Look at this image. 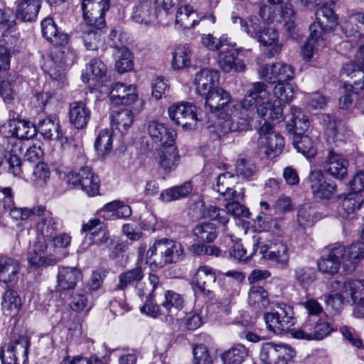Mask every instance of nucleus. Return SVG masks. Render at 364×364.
<instances>
[{
  "instance_id": "12",
  "label": "nucleus",
  "mask_w": 364,
  "mask_h": 364,
  "mask_svg": "<svg viewBox=\"0 0 364 364\" xmlns=\"http://www.w3.org/2000/svg\"><path fill=\"white\" fill-rule=\"evenodd\" d=\"M64 52H57L54 55L47 56L42 65L43 70L47 73L52 82L49 87L55 90H61L65 84V69L67 63L66 58H63Z\"/></svg>"
},
{
  "instance_id": "58",
  "label": "nucleus",
  "mask_w": 364,
  "mask_h": 364,
  "mask_svg": "<svg viewBox=\"0 0 364 364\" xmlns=\"http://www.w3.org/2000/svg\"><path fill=\"white\" fill-rule=\"evenodd\" d=\"M115 68L120 73L130 71L133 68L132 55L126 47L117 48L116 53Z\"/></svg>"
},
{
  "instance_id": "38",
  "label": "nucleus",
  "mask_w": 364,
  "mask_h": 364,
  "mask_svg": "<svg viewBox=\"0 0 364 364\" xmlns=\"http://www.w3.org/2000/svg\"><path fill=\"white\" fill-rule=\"evenodd\" d=\"M107 71L106 65L99 59L92 60L86 69V73L82 75V80L84 82L93 81L94 86L98 87L103 82V77Z\"/></svg>"
},
{
  "instance_id": "20",
  "label": "nucleus",
  "mask_w": 364,
  "mask_h": 364,
  "mask_svg": "<svg viewBox=\"0 0 364 364\" xmlns=\"http://www.w3.org/2000/svg\"><path fill=\"white\" fill-rule=\"evenodd\" d=\"M260 254L267 259L287 267L289 261L287 244L280 239H272L260 247Z\"/></svg>"
},
{
  "instance_id": "11",
  "label": "nucleus",
  "mask_w": 364,
  "mask_h": 364,
  "mask_svg": "<svg viewBox=\"0 0 364 364\" xmlns=\"http://www.w3.org/2000/svg\"><path fill=\"white\" fill-rule=\"evenodd\" d=\"M64 52H57L54 55L47 56L42 65L43 70L47 73L52 82L49 87L55 90H61L65 84V69L67 63L66 58H63Z\"/></svg>"
},
{
  "instance_id": "52",
  "label": "nucleus",
  "mask_w": 364,
  "mask_h": 364,
  "mask_svg": "<svg viewBox=\"0 0 364 364\" xmlns=\"http://www.w3.org/2000/svg\"><path fill=\"white\" fill-rule=\"evenodd\" d=\"M101 29L90 27L82 35L84 45L87 50H97L105 46V38L102 35Z\"/></svg>"
},
{
  "instance_id": "15",
  "label": "nucleus",
  "mask_w": 364,
  "mask_h": 364,
  "mask_svg": "<svg viewBox=\"0 0 364 364\" xmlns=\"http://www.w3.org/2000/svg\"><path fill=\"white\" fill-rule=\"evenodd\" d=\"M267 328L274 333H282L293 326L292 310L289 306H277L264 315Z\"/></svg>"
},
{
  "instance_id": "37",
  "label": "nucleus",
  "mask_w": 364,
  "mask_h": 364,
  "mask_svg": "<svg viewBox=\"0 0 364 364\" xmlns=\"http://www.w3.org/2000/svg\"><path fill=\"white\" fill-rule=\"evenodd\" d=\"M70 122L77 129H82L87 126L90 118V111L82 102H75L70 107Z\"/></svg>"
},
{
  "instance_id": "49",
  "label": "nucleus",
  "mask_w": 364,
  "mask_h": 364,
  "mask_svg": "<svg viewBox=\"0 0 364 364\" xmlns=\"http://www.w3.org/2000/svg\"><path fill=\"white\" fill-rule=\"evenodd\" d=\"M183 297L173 291H166L164 294V301L161 302V306L164 309L166 316L173 317L183 308Z\"/></svg>"
},
{
  "instance_id": "26",
  "label": "nucleus",
  "mask_w": 364,
  "mask_h": 364,
  "mask_svg": "<svg viewBox=\"0 0 364 364\" xmlns=\"http://www.w3.org/2000/svg\"><path fill=\"white\" fill-rule=\"evenodd\" d=\"M56 290L62 291L73 289L82 280L80 269L73 267L60 266L58 268Z\"/></svg>"
},
{
  "instance_id": "10",
  "label": "nucleus",
  "mask_w": 364,
  "mask_h": 364,
  "mask_svg": "<svg viewBox=\"0 0 364 364\" xmlns=\"http://www.w3.org/2000/svg\"><path fill=\"white\" fill-rule=\"evenodd\" d=\"M109 8V0H82L81 9L87 25L102 29L105 25V14Z\"/></svg>"
},
{
  "instance_id": "57",
  "label": "nucleus",
  "mask_w": 364,
  "mask_h": 364,
  "mask_svg": "<svg viewBox=\"0 0 364 364\" xmlns=\"http://www.w3.org/2000/svg\"><path fill=\"white\" fill-rule=\"evenodd\" d=\"M191 49L187 44L179 45L173 53L172 65L175 69H182L191 63Z\"/></svg>"
},
{
  "instance_id": "2",
  "label": "nucleus",
  "mask_w": 364,
  "mask_h": 364,
  "mask_svg": "<svg viewBox=\"0 0 364 364\" xmlns=\"http://www.w3.org/2000/svg\"><path fill=\"white\" fill-rule=\"evenodd\" d=\"M12 126L14 128V137L4 139V142L7 146V149H10L8 159L9 171L14 176H18L21 173V156L25 146L23 140L33 137L36 134V128L30 122L17 119H16L15 124L13 123Z\"/></svg>"
},
{
  "instance_id": "22",
  "label": "nucleus",
  "mask_w": 364,
  "mask_h": 364,
  "mask_svg": "<svg viewBox=\"0 0 364 364\" xmlns=\"http://www.w3.org/2000/svg\"><path fill=\"white\" fill-rule=\"evenodd\" d=\"M68 177L69 183L75 186L80 185L81 189L89 196H95L99 193V180L89 167H83L77 173H70Z\"/></svg>"
},
{
  "instance_id": "35",
  "label": "nucleus",
  "mask_w": 364,
  "mask_h": 364,
  "mask_svg": "<svg viewBox=\"0 0 364 364\" xmlns=\"http://www.w3.org/2000/svg\"><path fill=\"white\" fill-rule=\"evenodd\" d=\"M20 270L19 263L11 257L0 259V282L13 284L18 280Z\"/></svg>"
},
{
  "instance_id": "3",
  "label": "nucleus",
  "mask_w": 364,
  "mask_h": 364,
  "mask_svg": "<svg viewBox=\"0 0 364 364\" xmlns=\"http://www.w3.org/2000/svg\"><path fill=\"white\" fill-rule=\"evenodd\" d=\"M183 257L184 250L180 242L164 238L156 241L146 251V262L154 270L177 262Z\"/></svg>"
},
{
  "instance_id": "41",
  "label": "nucleus",
  "mask_w": 364,
  "mask_h": 364,
  "mask_svg": "<svg viewBox=\"0 0 364 364\" xmlns=\"http://www.w3.org/2000/svg\"><path fill=\"white\" fill-rule=\"evenodd\" d=\"M18 83L14 77L0 75V96L6 104H13L18 95Z\"/></svg>"
},
{
  "instance_id": "13",
  "label": "nucleus",
  "mask_w": 364,
  "mask_h": 364,
  "mask_svg": "<svg viewBox=\"0 0 364 364\" xmlns=\"http://www.w3.org/2000/svg\"><path fill=\"white\" fill-rule=\"evenodd\" d=\"M64 52H57L54 55L47 56L42 65L43 70L47 73L52 82L49 87L55 90H61L65 84V69L67 63L66 58H63Z\"/></svg>"
},
{
  "instance_id": "21",
  "label": "nucleus",
  "mask_w": 364,
  "mask_h": 364,
  "mask_svg": "<svg viewBox=\"0 0 364 364\" xmlns=\"http://www.w3.org/2000/svg\"><path fill=\"white\" fill-rule=\"evenodd\" d=\"M60 257L49 250L46 241L38 237L28 253V261L31 266L35 267L53 265L60 261Z\"/></svg>"
},
{
  "instance_id": "54",
  "label": "nucleus",
  "mask_w": 364,
  "mask_h": 364,
  "mask_svg": "<svg viewBox=\"0 0 364 364\" xmlns=\"http://www.w3.org/2000/svg\"><path fill=\"white\" fill-rule=\"evenodd\" d=\"M192 191L190 182H186L181 186L167 188L161 192L160 200L163 202H170L187 196Z\"/></svg>"
},
{
  "instance_id": "28",
  "label": "nucleus",
  "mask_w": 364,
  "mask_h": 364,
  "mask_svg": "<svg viewBox=\"0 0 364 364\" xmlns=\"http://www.w3.org/2000/svg\"><path fill=\"white\" fill-rule=\"evenodd\" d=\"M237 183V177L229 172L222 173L217 178L215 189L225 200H241L243 193H237L233 189Z\"/></svg>"
},
{
  "instance_id": "45",
  "label": "nucleus",
  "mask_w": 364,
  "mask_h": 364,
  "mask_svg": "<svg viewBox=\"0 0 364 364\" xmlns=\"http://www.w3.org/2000/svg\"><path fill=\"white\" fill-rule=\"evenodd\" d=\"M256 39L264 46H272V48L269 51V57H272L279 53L282 50V46L278 41L277 32L272 28H267L262 30L260 29Z\"/></svg>"
},
{
  "instance_id": "47",
  "label": "nucleus",
  "mask_w": 364,
  "mask_h": 364,
  "mask_svg": "<svg viewBox=\"0 0 364 364\" xmlns=\"http://www.w3.org/2000/svg\"><path fill=\"white\" fill-rule=\"evenodd\" d=\"M248 304L255 310L266 309L269 304L267 291L262 287L252 285L248 292Z\"/></svg>"
},
{
  "instance_id": "46",
  "label": "nucleus",
  "mask_w": 364,
  "mask_h": 364,
  "mask_svg": "<svg viewBox=\"0 0 364 364\" xmlns=\"http://www.w3.org/2000/svg\"><path fill=\"white\" fill-rule=\"evenodd\" d=\"M355 59L360 65L355 66L353 63L346 65L344 70L351 78L358 77L359 80L354 81V84L363 88L364 86V46L358 50Z\"/></svg>"
},
{
  "instance_id": "9",
  "label": "nucleus",
  "mask_w": 364,
  "mask_h": 364,
  "mask_svg": "<svg viewBox=\"0 0 364 364\" xmlns=\"http://www.w3.org/2000/svg\"><path fill=\"white\" fill-rule=\"evenodd\" d=\"M321 123L325 127L326 139L331 147L341 146L350 139L352 135L350 129L328 114L321 115Z\"/></svg>"
},
{
  "instance_id": "23",
  "label": "nucleus",
  "mask_w": 364,
  "mask_h": 364,
  "mask_svg": "<svg viewBox=\"0 0 364 364\" xmlns=\"http://www.w3.org/2000/svg\"><path fill=\"white\" fill-rule=\"evenodd\" d=\"M159 14L155 0H136L132 18L136 23L147 25L154 22Z\"/></svg>"
},
{
  "instance_id": "55",
  "label": "nucleus",
  "mask_w": 364,
  "mask_h": 364,
  "mask_svg": "<svg viewBox=\"0 0 364 364\" xmlns=\"http://www.w3.org/2000/svg\"><path fill=\"white\" fill-rule=\"evenodd\" d=\"M193 235L198 242H211L217 237L215 226L211 223H201L193 229Z\"/></svg>"
},
{
  "instance_id": "16",
  "label": "nucleus",
  "mask_w": 364,
  "mask_h": 364,
  "mask_svg": "<svg viewBox=\"0 0 364 364\" xmlns=\"http://www.w3.org/2000/svg\"><path fill=\"white\" fill-rule=\"evenodd\" d=\"M32 213L33 217L36 218V228L38 234L43 237L41 240L46 241V239L51 238L60 228V220L44 207L34 208Z\"/></svg>"
},
{
  "instance_id": "18",
  "label": "nucleus",
  "mask_w": 364,
  "mask_h": 364,
  "mask_svg": "<svg viewBox=\"0 0 364 364\" xmlns=\"http://www.w3.org/2000/svg\"><path fill=\"white\" fill-rule=\"evenodd\" d=\"M259 144L266 148V153L269 157H274L282 151L284 140L266 121L259 130Z\"/></svg>"
},
{
  "instance_id": "29",
  "label": "nucleus",
  "mask_w": 364,
  "mask_h": 364,
  "mask_svg": "<svg viewBox=\"0 0 364 364\" xmlns=\"http://www.w3.org/2000/svg\"><path fill=\"white\" fill-rule=\"evenodd\" d=\"M343 250L336 245L331 248L326 256H323L317 262L318 269L323 274L333 276L338 273L341 264Z\"/></svg>"
},
{
  "instance_id": "27",
  "label": "nucleus",
  "mask_w": 364,
  "mask_h": 364,
  "mask_svg": "<svg viewBox=\"0 0 364 364\" xmlns=\"http://www.w3.org/2000/svg\"><path fill=\"white\" fill-rule=\"evenodd\" d=\"M348 161L341 155L330 151L323 164V170L336 179L343 180L348 174Z\"/></svg>"
},
{
  "instance_id": "59",
  "label": "nucleus",
  "mask_w": 364,
  "mask_h": 364,
  "mask_svg": "<svg viewBox=\"0 0 364 364\" xmlns=\"http://www.w3.org/2000/svg\"><path fill=\"white\" fill-rule=\"evenodd\" d=\"M159 283V277L150 274L146 282H140L136 284L137 294L141 297H145L147 300L154 296V291L158 287Z\"/></svg>"
},
{
  "instance_id": "14",
  "label": "nucleus",
  "mask_w": 364,
  "mask_h": 364,
  "mask_svg": "<svg viewBox=\"0 0 364 364\" xmlns=\"http://www.w3.org/2000/svg\"><path fill=\"white\" fill-rule=\"evenodd\" d=\"M309 188L315 198L330 200L337 192V185L334 181L327 180L320 169L310 171L308 177Z\"/></svg>"
},
{
  "instance_id": "6",
  "label": "nucleus",
  "mask_w": 364,
  "mask_h": 364,
  "mask_svg": "<svg viewBox=\"0 0 364 364\" xmlns=\"http://www.w3.org/2000/svg\"><path fill=\"white\" fill-rule=\"evenodd\" d=\"M335 331L334 326L323 318L317 321L308 319L299 328L294 330L291 335L296 339L321 341Z\"/></svg>"
},
{
  "instance_id": "24",
  "label": "nucleus",
  "mask_w": 364,
  "mask_h": 364,
  "mask_svg": "<svg viewBox=\"0 0 364 364\" xmlns=\"http://www.w3.org/2000/svg\"><path fill=\"white\" fill-rule=\"evenodd\" d=\"M137 99V90L134 85L118 82L112 87L109 92V100L114 105H130Z\"/></svg>"
},
{
  "instance_id": "43",
  "label": "nucleus",
  "mask_w": 364,
  "mask_h": 364,
  "mask_svg": "<svg viewBox=\"0 0 364 364\" xmlns=\"http://www.w3.org/2000/svg\"><path fill=\"white\" fill-rule=\"evenodd\" d=\"M201 43L211 51L219 50L223 47L234 48L237 46L236 43L226 33L222 34L219 38H216L211 33L203 34Z\"/></svg>"
},
{
  "instance_id": "1",
  "label": "nucleus",
  "mask_w": 364,
  "mask_h": 364,
  "mask_svg": "<svg viewBox=\"0 0 364 364\" xmlns=\"http://www.w3.org/2000/svg\"><path fill=\"white\" fill-rule=\"evenodd\" d=\"M235 105V111L231 114L228 112L227 116H223L215 124V132L218 135L250 129L254 109L257 115L265 121L282 118V107L279 104L271 101L270 91L264 82L252 83L240 104Z\"/></svg>"
},
{
  "instance_id": "50",
  "label": "nucleus",
  "mask_w": 364,
  "mask_h": 364,
  "mask_svg": "<svg viewBox=\"0 0 364 364\" xmlns=\"http://www.w3.org/2000/svg\"><path fill=\"white\" fill-rule=\"evenodd\" d=\"M218 63L225 73H230L232 70L236 72L245 70V65L241 60H236L234 54L230 51L220 52L218 55Z\"/></svg>"
},
{
  "instance_id": "30",
  "label": "nucleus",
  "mask_w": 364,
  "mask_h": 364,
  "mask_svg": "<svg viewBox=\"0 0 364 364\" xmlns=\"http://www.w3.org/2000/svg\"><path fill=\"white\" fill-rule=\"evenodd\" d=\"M217 279L215 270L208 266L200 267L194 274L193 282L198 290L206 295H211Z\"/></svg>"
},
{
  "instance_id": "34",
  "label": "nucleus",
  "mask_w": 364,
  "mask_h": 364,
  "mask_svg": "<svg viewBox=\"0 0 364 364\" xmlns=\"http://www.w3.org/2000/svg\"><path fill=\"white\" fill-rule=\"evenodd\" d=\"M110 119L112 129L124 134L132 127L134 120V115L129 109H120L112 111Z\"/></svg>"
},
{
  "instance_id": "4",
  "label": "nucleus",
  "mask_w": 364,
  "mask_h": 364,
  "mask_svg": "<svg viewBox=\"0 0 364 364\" xmlns=\"http://www.w3.org/2000/svg\"><path fill=\"white\" fill-rule=\"evenodd\" d=\"M337 292L329 294L326 297V303L336 311H340L345 302L350 300L355 303L358 298L363 296L364 288L362 286L361 280L350 279L343 282L334 281L332 284Z\"/></svg>"
},
{
  "instance_id": "7",
  "label": "nucleus",
  "mask_w": 364,
  "mask_h": 364,
  "mask_svg": "<svg viewBox=\"0 0 364 364\" xmlns=\"http://www.w3.org/2000/svg\"><path fill=\"white\" fill-rule=\"evenodd\" d=\"M168 113L170 119L183 129L192 130L196 128L198 118L197 108L191 102H181L173 104L168 107Z\"/></svg>"
},
{
  "instance_id": "31",
  "label": "nucleus",
  "mask_w": 364,
  "mask_h": 364,
  "mask_svg": "<svg viewBox=\"0 0 364 364\" xmlns=\"http://www.w3.org/2000/svg\"><path fill=\"white\" fill-rule=\"evenodd\" d=\"M16 18L24 22L36 20L41 8L40 0H18L16 1Z\"/></svg>"
},
{
  "instance_id": "56",
  "label": "nucleus",
  "mask_w": 364,
  "mask_h": 364,
  "mask_svg": "<svg viewBox=\"0 0 364 364\" xmlns=\"http://www.w3.org/2000/svg\"><path fill=\"white\" fill-rule=\"evenodd\" d=\"M343 29L349 36L354 33H359L360 36L364 31V13L357 12L349 16L348 18L343 23Z\"/></svg>"
},
{
  "instance_id": "53",
  "label": "nucleus",
  "mask_w": 364,
  "mask_h": 364,
  "mask_svg": "<svg viewBox=\"0 0 364 364\" xmlns=\"http://www.w3.org/2000/svg\"><path fill=\"white\" fill-rule=\"evenodd\" d=\"M248 355L247 349L242 345H235L221 354L223 364H241Z\"/></svg>"
},
{
  "instance_id": "42",
  "label": "nucleus",
  "mask_w": 364,
  "mask_h": 364,
  "mask_svg": "<svg viewBox=\"0 0 364 364\" xmlns=\"http://www.w3.org/2000/svg\"><path fill=\"white\" fill-rule=\"evenodd\" d=\"M39 132L44 139L57 140L63 136L60 121L57 118L46 117L39 122L38 125Z\"/></svg>"
},
{
  "instance_id": "44",
  "label": "nucleus",
  "mask_w": 364,
  "mask_h": 364,
  "mask_svg": "<svg viewBox=\"0 0 364 364\" xmlns=\"http://www.w3.org/2000/svg\"><path fill=\"white\" fill-rule=\"evenodd\" d=\"M309 123L307 117L301 111L296 107H291V118L287 122L288 132L296 134L303 135L302 133L307 130Z\"/></svg>"
},
{
  "instance_id": "64",
  "label": "nucleus",
  "mask_w": 364,
  "mask_h": 364,
  "mask_svg": "<svg viewBox=\"0 0 364 364\" xmlns=\"http://www.w3.org/2000/svg\"><path fill=\"white\" fill-rule=\"evenodd\" d=\"M52 241L53 245L48 247L49 250L53 252L55 255L61 256V260L67 255L65 249L70 245L71 237L66 233H61L54 237Z\"/></svg>"
},
{
  "instance_id": "48",
  "label": "nucleus",
  "mask_w": 364,
  "mask_h": 364,
  "mask_svg": "<svg viewBox=\"0 0 364 364\" xmlns=\"http://www.w3.org/2000/svg\"><path fill=\"white\" fill-rule=\"evenodd\" d=\"M294 90L293 85L289 82H279L273 89V95L277 100H270L277 104H279L282 107V115L283 114L282 102L286 104L290 103L294 98Z\"/></svg>"
},
{
  "instance_id": "19",
  "label": "nucleus",
  "mask_w": 364,
  "mask_h": 364,
  "mask_svg": "<svg viewBox=\"0 0 364 364\" xmlns=\"http://www.w3.org/2000/svg\"><path fill=\"white\" fill-rule=\"evenodd\" d=\"M196 93L205 97L220 86V73L216 70L203 69L196 73L193 80Z\"/></svg>"
},
{
  "instance_id": "63",
  "label": "nucleus",
  "mask_w": 364,
  "mask_h": 364,
  "mask_svg": "<svg viewBox=\"0 0 364 364\" xmlns=\"http://www.w3.org/2000/svg\"><path fill=\"white\" fill-rule=\"evenodd\" d=\"M112 144V139L111 132L107 129L101 130L95 141V149L100 155L105 156L111 151Z\"/></svg>"
},
{
  "instance_id": "36",
  "label": "nucleus",
  "mask_w": 364,
  "mask_h": 364,
  "mask_svg": "<svg viewBox=\"0 0 364 364\" xmlns=\"http://www.w3.org/2000/svg\"><path fill=\"white\" fill-rule=\"evenodd\" d=\"M41 30L43 36L55 46H63L68 43L67 35L59 31L51 18H46L42 21Z\"/></svg>"
},
{
  "instance_id": "5",
  "label": "nucleus",
  "mask_w": 364,
  "mask_h": 364,
  "mask_svg": "<svg viewBox=\"0 0 364 364\" xmlns=\"http://www.w3.org/2000/svg\"><path fill=\"white\" fill-rule=\"evenodd\" d=\"M204 107L218 121L223 116L231 114L235 109V102L230 92L220 87L204 97Z\"/></svg>"
},
{
  "instance_id": "39",
  "label": "nucleus",
  "mask_w": 364,
  "mask_h": 364,
  "mask_svg": "<svg viewBox=\"0 0 364 364\" xmlns=\"http://www.w3.org/2000/svg\"><path fill=\"white\" fill-rule=\"evenodd\" d=\"M155 154V161L164 170L170 171L176 166L178 152L173 146L156 149Z\"/></svg>"
},
{
  "instance_id": "17",
  "label": "nucleus",
  "mask_w": 364,
  "mask_h": 364,
  "mask_svg": "<svg viewBox=\"0 0 364 364\" xmlns=\"http://www.w3.org/2000/svg\"><path fill=\"white\" fill-rule=\"evenodd\" d=\"M146 131L152 141L161 147H171L175 144L176 132L168 124L152 119L148 122Z\"/></svg>"
},
{
  "instance_id": "33",
  "label": "nucleus",
  "mask_w": 364,
  "mask_h": 364,
  "mask_svg": "<svg viewBox=\"0 0 364 364\" xmlns=\"http://www.w3.org/2000/svg\"><path fill=\"white\" fill-rule=\"evenodd\" d=\"M198 23L197 13L192 6L183 5L178 9L175 19L177 29H190Z\"/></svg>"
},
{
  "instance_id": "51",
  "label": "nucleus",
  "mask_w": 364,
  "mask_h": 364,
  "mask_svg": "<svg viewBox=\"0 0 364 364\" xmlns=\"http://www.w3.org/2000/svg\"><path fill=\"white\" fill-rule=\"evenodd\" d=\"M292 143L297 151L307 158L314 157L316 154L315 140L308 134L294 136Z\"/></svg>"
},
{
  "instance_id": "40",
  "label": "nucleus",
  "mask_w": 364,
  "mask_h": 364,
  "mask_svg": "<svg viewBox=\"0 0 364 364\" xmlns=\"http://www.w3.org/2000/svg\"><path fill=\"white\" fill-rule=\"evenodd\" d=\"M21 299L18 293L13 289L6 290L1 303V311L6 316H16L21 307Z\"/></svg>"
},
{
  "instance_id": "62",
  "label": "nucleus",
  "mask_w": 364,
  "mask_h": 364,
  "mask_svg": "<svg viewBox=\"0 0 364 364\" xmlns=\"http://www.w3.org/2000/svg\"><path fill=\"white\" fill-rule=\"evenodd\" d=\"M142 278L143 273L141 267L137 266L119 276V283L117 285V289H124L128 285L134 282L139 283Z\"/></svg>"
},
{
  "instance_id": "8",
  "label": "nucleus",
  "mask_w": 364,
  "mask_h": 364,
  "mask_svg": "<svg viewBox=\"0 0 364 364\" xmlns=\"http://www.w3.org/2000/svg\"><path fill=\"white\" fill-rule=\"evenodd\" d=\"M295 350L284 343H264L260 347L259 359L264 364H288Z\"/></svg>"
},
{
  "instance_id": "60",
  "label": "nucleus",
  "mask_w": 364,
  "mask_h": 364,
  "mask_svg": "<svg viewBox=\"0 0 364 364\" xmlns=\"http://www.w3.org/2000/svg\"><path fill=\"white\" fill-rule=\"evenodd\" d=\"M316 220L315 209L309 204L301 205L297 212V222L300 227L306 228L314 225Z\"/></svg>"
},
{
  "instance_id": "61",
  "label": "nucleus",
  "mask_w": 364,
  "mask_h": 364,
  "mask_svg": "<svg viewBox=\"0 0 364 364\" xmlns=\"http://www.w3.org/2000/svg\"><path fill=\"white\" fill-rule=\"evenodd\" d=\"M309 40L318 43V46H326L328 41V29L324 28L320 21L314 22L309 26Z\"/></svg>"
},
{
  "instance_id": "32",
  "label": "nucleus",
  "mask_w": 364,
  "mask_h": 364,
  "mask_svg": "<svg viewBox=\"0 0 364 364\" xmlns=\"http://www.w3.org/2000/svg\"><path fill=\"white\" fill-rule=\"evenodd\" d=\"M100 213L104 219L114 220L129 217L132 215V210L128 205L119 200H114L105 205L100 209Z\"/></svg>"
},
{
  "instance_id": "25",
  "label": "nucleus",
  "mask_w": 364,
  "mask_h": 364,
  "mask_svg": "<svg viewBox=\"0 0 364 364\" xmlns=\"http://www.w3.org/2000/svg\"><path fill=\"white\" fill-rule=\"evenodd\" d=\"M336 247L343 250L341 256L342 264L346 271L351 273L356 265L364 259V243L354 242L347 247L341 245Z\"/></svg>"
}]
</instances>
